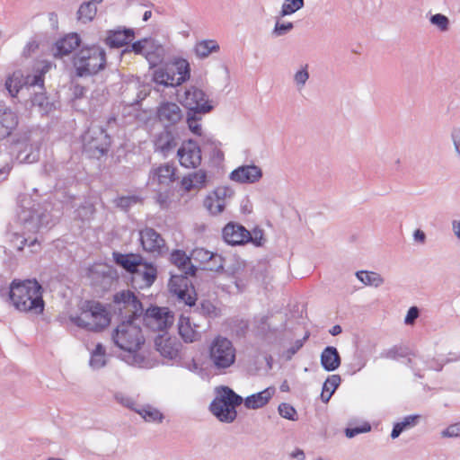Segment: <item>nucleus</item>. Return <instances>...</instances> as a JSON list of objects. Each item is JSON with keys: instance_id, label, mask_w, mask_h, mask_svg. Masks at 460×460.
Here are the masks:
<instances>
[{"instance_id": "nucleus-1", "label": "nucleus", "mask_w": 460, "mask_h": 460, "mask_svg": "<svg viewBox=\"0 0 460 460\" xmlns=\"http://www.w3.org/2000/svg\"><path fill=\"white\" fill-rule=\"evenodd\" d=\"M170 262L178 268L181 274H172L168 288L172 294L175 295L181 302L192 306L197 300L194 286L189 279V276H195L197 267L191 263V256L182 250H173L170 254Z\"/></svg>"}, {"instance_id": "nucleus-2", "label": "nucleus", "mask_w": 460, "mask_h": 460, "mask_svg": "<svg viewBox=\"0 0 460 460\" xmlns=\"http://www.w3.org/2000/svg\"><path fill=\"white\" fill-rule=\"evenodd\" d=\"M9 297L13 306L21 312L40 314L44 311L42 287L36 279H14L10 285Z\"/></svg>"}, {"instance_id": "nucleus-3", "label": "nucleus", "mask_w": 460, "mask_h": 460, "mask_svg": "<svg viewBox=\"0 0 460 460\" xmlns=\"http://www.w3.org/2000/svg\"><path fill=\"white\" fill-rule=\"evenodd\" d=\"M72 64L76 76L94 75L106 66L105 50L96 45L83 47L74 55Z\"/></svg>"}, {"instance_id": "nucleus-4", "label": "nucleus", "mask_w": 460, "mask_h": 460, "mask_svg": "<svg viewBox=\"0 0 460 460\" xmlns=\"http://www.w3.org/2000/svg\"><path fill=\"white\" fill-rule=\"evenodd\" d=\"M208 360L216 373L226 374L235 363L236 349L229 339L218 335L208 347Z\"/></svg>"}, {"instance_id": "nucleus-5", "label": "nucleus", "mask_w": 460, "mask_h": 460, "mask_svg": "<svg viewBox=\"0 0 460 460\" xmlns=\"http://www.w3.org/2000/svg\"><path fill=\"white\" fill-rule=\"evenodd\" d=\"M243 402V398L228 386L217 388V394L209 405L210 411L225 423H232L237 417L235 408Z\"/></svg>"}, {"instance_id": "nucleus-6", "label": "nucleus", "mask_w": 460, "mask_h": 460, "mask_svg": "<svg viewBox=\"0 0 460 460\" xmlns=\"http://www.w3.org/2000/svg\"><path fill=\"white\" fill-rule=\"evenodd\" d=\"M70 320L76 326L92 332L102 331L111 322L105 307L96 301H86L83 305L81 315L72 316Z\"/></svg>"}, {"instance_id": "nucleus-7", "label": "nucleus", "mask_w": 460, "mask_h": 460, "mask_svg": "<svg viewBox=\"0 0 460 460\" xmlns=\"http://www.w3.org/2000/svg\"><path fill=\"white\" fill-rule=\"evenodd\" d=\"M137 319L122 320L112 333V340L119 349L133 353L137 352L145 342V338Z\"/></svg>"}, {"instance_id": "nucleus-8", "label": "nucleus", "mask_w": 460, "mask_h": 460, "mask_svg": "<svg viewBox=\"0 0 460 460\" xmlns=\"http://www.w3.org/2000/svg\"><path fill=\"white\" fill-rule=\"evenodd\" d=\"M190 78V65L182 59L173 64L157 68L154 72V81L164 86H178Z\"/></svg>"}, {"instance_id": "nucleus-9", "label": "nucleus", "mask_w": 460, "mask_h": 460, "mask_svg": "<svg viewBox=\"0 0 460 460\" xmlns=\"http://www.w3.org/2000/svg\"><path fill=\"white\" fill-rule=\"evenodd\" d=\"M49 204H36L30 208H23L19 214L23 229L28 233H36L41 227L53 224L54 216L49 212Z\"/></svg>"}, {"instance_id": "nucleus-10", "label": "nucleus", "mask_w": 460, "mask_h": 460, "mask_svg": "<svg viewBox=\"0 0 460 460\" xmlns=\"http://www.w3.org/2000/svg\"><path fill=\"white\" fill-rule=\"evenodd\" d=\"M83 144L84 152L92 157L100 158L108 153L111 138L103 127L92 126L83 136Z\"/></svg>"}, {"instance_id": "nucleus-11", "label": "nucleus", "mask_w": 460, "mask_h": 460, "mask_svg": "<svg viewBox=\"0 0 460 460\" xmlns=\"http://www.w3.org/2000/svg\"><path fill=\"white\" fill-rule=\"evenodd\" d=\"M112 308L123 320L138 319L144 311L141 302L130 290L116 293L113 296Z\"/></svg>"}, {"instance_id": "nucleus-12", "label": "nucleus", "mask_w": 460, "mask_h": 460, "mask_svg": "<svg viewBox=\"0 0 460 460\" xmlns=\"http://www.w3.org/2000/svg\"><path fill=\"white\" fill-rule=\"evenodd\" d=\"M139 242L144 252L155 258L168 252V246L164 237L154 228L146 226L139 230Z\"/></svg>"}, {"instance_id": "nucleus-13", "label": "nucleus", "mask_w": 460, "mask_h": 460, "mask_svg": "<svg viewBox=\"0 0 460 460\" xmlns=\"http://www.w3.org/2000/svg\"><path fill=\"white\" fill-rule=\"evenodd\" d=\"M88 278L92 286L106 290L118 279L119 275L113 266L106 263H95L89 268Z\"/></svg>"}, {"instance_id": "nucleus-14", "label": "nucleus", "mask_w": 460, "mask_h": 460, "mask_svg": "<svg viewBox=\"0 0 460 460\" xmlns=\"http://www.w3.org/2000/svg\"><path fill=\"white\" fill-rule=\"evenodd\" d=\"M44 79L43 75H34L33 76H27L24 78L22 71H14L5 80V89L8 91L12 97H15L24 86L26 87H39L43 89Z\"/></svg>"}, {"instance_id": "nucleus-15", "label": "nucleus", "mask_w": 460, "mask_h": 460, "mask_svg": "<svg viewBox=\"0 0 460 460\" xmlns=\"http://www.w3.org/2000/svg\"><path fill=\"white\" fill-rule=\"evenodd\" d=\"M173 321L174 316L167 307L152 306L146 311L143 317L145 324L154 331H164Z\"/></svg>"}, {"instance_id": "nucleus-16", "label": "nucleus", "mask_w": 460, "mask_h": 460, "mask_svg": "<svg viewBox=\"0 0 460 460\" xmlns=\"http://www.w3.org/2000/svg\"><path fill=\"white\" fill-rule=\"evenodd\" d=\"M181 103L188 109V111L196 113H208L213 109L207 94L202 90L194 86L184 92Z\"/></svg>"}, {"instance_id": "nucleus-17", "label": "nucleus", "mask_w": 460, "mask_h": 460, "mask_svg": "<svg viewBox=\"0 0 460 460\" xmlns=\"http://www.w3.org/2000/svg\"><path fill=\"white\" fill-rule=\"evenodd\" d=\"M179 162L185 168H197L201 163V150L198 143L189 139L177 151Z\"/></svg>"}, {"instance_id": "nucleus-18", "label": "nucleus", "mask_w": 460, "mask_h": 460, "mask_svg": "<svg viewBox=\"0 0 460 460\" xmlns=\"http://www.w3.org/2000/svg\"><path fill=\"white\" fill-rule=\"evenodd\" d=\"M156 117L164 128H169L181 120L183 113L177 103L163 102L157 107Z\"/></svg>"}, {"instance_id": "nucleus-19", "label": "nucleus", "mask_w": 460, "mask_h": 460, "mask_svg": "<svg viewBox=\"0 0 460 460\" xmlns=\"http://www.w3.org/2000/svg\"><path fill=\"white\" fill-rule=\"evenodd\" d=\"M223 240L229 245H244L249 243L250 231L234 222L227 223L222 229Z\"/></svg>"}, {"instance_id": "nucleus-20", "label": "nucleus", "mask_w": 460, "mask_h": 460, "mask_svg": "<svg viewBox=\"0 0 460 460\" xmlns=\"http://www.w3.org/2000/svg\"><path fill=\"white\" fill-rule=\"evenodd\" d=\"M157 278V268L153 262L146 261L145 259L141 266L137 268L136 272L132 274V282L136 283L138 288L151 287Z\"/></svg>"}, {"instance_id": "nucleus-21", "label": "nucleus", "mask_w": 460, "mask_h": 460, "mask_svg": "<svg viewBox=\"0 0 460 460\" xmlns=\"http://www.w3.org/2000/svg\"><path fill=\"white\" fill-rule=\"evenodd\" d=\"M176 179V168L170 164L153 167L148 175V181L151 184H157L162 187H169Z\"/></svg>"}, {"instance_id": "nucleus-22", "label": "nucleus", "mask_w": 460, "mask_h": 460, "mask_svg": "<svg viewBox=\"0 0 460 460\" xmlns=\"http://www.w3.org/2000/svg\"><path fill=\"white\" fill-rule=\"evenodd\" d=\"M155 345L156 350L161 354V356L169 359H175L178 358L182 347L181 343L176 337L168 336L167 333L156 336L155 339Z\"/></svg>"}, {"instance_id": "nucleus-23", "label": "nucleus", "mask_w": 460, "mask_h": 460, "mask_svg": "<svg viewBox=\"0 0 460 460\" xmlns=\"http://www.w3.org/2000/svg\"><path fill=\"white\" fill-rule=\"evenodd\" d=\"M81 38L75 32L66 34L58 39L51 47L50 51L55 58H62L71 54L77 47L80 46Z\"/></svg>"}, {"instance_id": "nucleus-24", "label": "nucleus", "mask_w": 460, "mask_h": 460, "mask_svg": "<svg viewBox=\"0 0 460 460\" xmlns=\"http://www.w3.org/2000/svg\"><path fill=\"white\" fill-rule=\"evenodd\" d=\"M18 124V115L10 107L0 109V140L10 137Z\"/></svg>"}, {"instance_id": "nucleus-25", "label": "nucleus", "mask_w": 460, "mask_h": 460, "mask_svg": "<svg viewBox=\"0 0 460 460\" xmlns=\"http://www.w3.org/2000/svg\"><path fill=\"white\" fill-rule=\"evenodd\" d=\"M262 177V171L256 165H243L231 172V180L240 183H254Z\"/></svg>"}, {"instance_id": "nucleus-26", "label": "nucleus", "mask_w": 460, "mask_h": 460, "mask_svg": "<svg viewBox=\"0 0 460 460\" xmlns=\"http://www.w3.org/2000/svg\"><path fill=\"white\" fill-rule=\"evenodd\" d=\"M178 332L186 343H192L200 339L199 325L194 323L189 316L181 315L178 321Z\"/></svg>"}, {"instance_id": "nucleus-27", "label": "nucleus", "mask_w": 460, "mask_h": 460, "mask_svg": "<svg viewBox=\"0 0 460 460\" xmlns=\"http://www.w3.org/2000/svg\"><path fill=\"white\" fill-rule=\"evenodd\" d=\"M112 255L115 263L131 275L136 272L137 267L141 266V262L144 260L143 256L139 253H120L114 252Z\"/></svg>"}, {"instance_id": "nucleus-28", "label": "nucleus", "mask_w": 460, "mask_h": 460, "mask_svg": "<svg viewBox=\"0 0 460 460\" xmlns=\"http://www.w3.org/2000/svg\"><path fill=\"white\" fill-rule=\"evenodd\" d=\"M177 146V141L171 130L164 128L155 139V150L167 156Z\"/></svg>"}, {"instance_id": "nucleus-29", "label": "nucleus", "mask_w": 460, "mask_h": 460, "mask_svg": "<svg viewBox=\"0 0 460 460\" xmlns=\"http://www.w3.org/2000/svg\"><path fill=\"white\" fill-rule=\"evenodd\" d=\"M321 365L324 370L332 372L339 368L341 358L338 349L332 346H327L321 353Z\"/></svg>"}, {"instance_id": "nucleus-30", "label": "nucleus", "mask_w": 460, "mask_h": 460, "mask_svg": "<svg viewBox=\"0 0 460 460\" xmlns=\"http://www.w3.org/2000/svg\"><path fill=\"white\" fill-rule=\"evenodd\" d=\"M134 38L132 30L110 31L105 39V43L111 48H120L127 45Z\"/></svg>"}, {"instance_id": "nucleus-31", "label": "nucleus", "mask_w": 460, "mask_h": 460, "mask_svg": "<svg viewBox=\"0 0 460 460\" xmlns=\"http://www.w3.org/2000/svg\"><path fill=\"white\" fill-rule=\"evenodd\" d=\"M274 392V388L268 387L261 392L247 396L244 400V405L248 409L261 408L268 403Z\"/></svg>"}, {"instance_id": "nucleus-32", "label": "nucleus", "mask_w": 460, "mask_h": 460, "mask_svg": "<svg viewBox=\"0 0 460 460\" xmlns=\"http://www.w3.org/2000/svg\"><path fill=\"white\" fill-rule=\"evenodd\" d=\"M220 47L214 40H203L196 43L194 51L199 58H206L211 53L217 52Z\"/></svg>"}, {"instance_id": "nucleus-33", "label": "nucleus", "mask_w": 460, "mask_h": 460, "mask_svg": "<svg viewBox=\"0 0 460 460\" xmlns=\"http://www.w3.org/2000/svg\"><path fill=\"white\" fill-rule=\"evenodd\" d=\"M148 50H146L145 58L148 61L150 66H156L163 61L164 49L155 40L153 39V44Z\"/></svg>"}, {"instance_id": "nucleus-34", "label": "nucleus", "mask_w": 460, "mask_h": 460, "mask_svg": "<svg viewBox=\"0 0 460 460\" xmlns=\"http://www.w3.org/2000/svg\"><path fill=\"white\" fill-rule=\"evenodd\" d=\"M191 260L199 261L200 263L209 262L210 261H219V265L216 267V270L223 269L222 257L213 253L203 248H196L191 252Z\"/></svg>"}, {"instance_id": "nucleus-35", "label": "nucleus", "mask_w": 460, "mask_h": 460, "mask_svg": "<svg viewBox=\"0 0 460 460\" xmlns=\"http://www.w3.org/2000/svg\"><path fill=\"white\" fill-rule=\"evenodd\" d=\"M419 419L420 415H408L402 421L396 422L391 432V438L393 439L397 438L404 430L415 427Z\"/></svg>"}, {"instance_id": "nucleus-36", "label": "nucleus", "mask_w": 460, "mask_h": 460, "mask_svg": "<svg viewBox=\"0 0 460 460\" xmlns=\"http://www.w3.org/2000/svg\"><path fill=\"white\" fill-rule=\"evenodd\" d=\"M97 13V6L91 2L83 3L77 11V19L83 23L89 22L93 20Z\"/></svg>"}, {"instance_id": "nucleus-37", "label": "nucleus", "mask_w": 460, "mask_h": 460, "mask_svg": "<svg viewBox=\"0 0 460 460\" xmlns=\"http://www.w3.org/2000/svg\"><path fill=\"white\" fill-rule=\"evenodd\" d=\"M357 278L365 285L378 288L384 284V279L380 274L373 271L360 270L356 273Z\"/></svg>"}, {"instance_id": "nucleus-38", "label": "nucleus", "mask_w": 460, "mask_h": 460, "mask_svg": "<svg viewBox=\"0 0 460 460\" xmlns=\"http://www.w3.org/2000/svg\"><path fill=\"white\" fill-rule=\"evenodd\" d=\"M105 364H106L105 349L101 343H98L96 345L94 350L92 352L91 358H90V366L93 369H100L101 367H104Z\"/></svg>"}, {"instance_id": "nucleus-39", "label": "nucleus", "mask_w": 460, "mask_h": 460, "mask_svg": "<svg viewBox=\"0 0 460 460\" xmlns=\"http://www.w3.org/2000/svg\"><path fill=\"white\" fill-rule=\"evenodd\" d=\"M146 421H159L163 420V414L155 408L146 405L139 409H134Z\"/></svg>"}, {"instance_id": "nucleus-40", "label": "nucleus", "mask_w": 460, "mask_h": 460, "mask_svg": "<svg viewBox=\"0 0 460 460\" xmlns=\"http://www.w3.org/2000/svg\"><path fill=\"white\" fill-rule=\"evenodd\" d=\"M204 206L212 215H218L225 209L226 202L209 194L204 200Z\"/></svg>"}, {"instance_id": "nucleus-41", "label": "nucleus", "mask_w": 460, "mask_h": 460, "mask_svg": "<svg viewBox=\"0 0 460 460\" xmlns=\"http://www.w3.org/2000/svg\"><path fill=\"white\" fill-rule=\"evenodd\" d=\"M305 5V0H284L281 10L279 12L280 17L291 15L302 9Z\"/></svg>"}, {"instance_id": "nucleus-42", "label": "nucleus", "mask_w": 460, "mask_h": 460, "mask_svg": "<svg viewBox=\"0 0 460 460\" xmlns=\"http://www.w3.org/2000/svg\"><path fill=\"white\" fill-rule=\"evenodd\" d=\"M40 154L39 150H33L32 147L25 145L24 150H20L17 154V159L21 163H26V164H32L34 162H37L39 160Z\"/></svg>"}, {"instance_id": "nucleus-43", "label": "nucleus", "mask_w": 460, "mask_h": 460, "mask_svg": "<svg viewBox=\"0 0 460 460\" xmlns=\"http://www.w3.org/2000/svg\"><path fill=\"white\" fill-rule=\"evenodd\" d=\"M150 44H153V39L151 38H145L142 40H139L137 41H135L131 45L128 46L127 49H124V53L133 51L136 54L143 55L145 56L146 50H148L151 47Z\"/></svg>"}, {"instance_id": "nucleus-44", "label": "nucleus", "mask_w": 460, "mask_h": 460, "mask_svg": "<svg viewBox=\"0 0 460 460\" xmlns=\"http://www.w3.org/2000/svg\"><path fill=\"white\" fill-rule=\"evenodd\" d=\"M406 365L413 370L417 376L421 377L420 372L426 367L427 363L420 356L409 353Z\"/></svg>"}, {"instance_id": "nucleus-45", "label": "nucleus", "mask_w": 460, "mask_h": 460, "mask_svg": "<svg viewBox=\"0 0 460 460\" xmlns=\"http://www.w3.org/2000/svg\"><path fill=\"white\" fill-rule=\"evenodd\" d=\"M202 114L203 113H196L192 111H188L187 113V124L189 129L197 136H201L202 134V127L200 124Z\"/></svg>"}, {"instance_id": "nucleus-46", "label": "nucleus", "mask_w": 460, "mask_h": 460, "mask_svg": "<svg viewBox=\"0 0 460 460\" xmlns=\"http://www.w3.org/2000/svg\"><path fill=\"white\" fill-rule=\"evenodd\" d=\"M198 310L201 314L209 318H216L220 314V310L209 300L201 301Z\"/></svg>"}, {"instance_id": "nucleus-47", "label": "nucleus", "mask_w": 460, "mask_h": 460, "mask_svg": "<svg viewBox=\"0 0 460 460\" xmlns=\"http://www.w3.org/2000/svg\"><path fill=\"white\" fill-rule=\"evenodd\" d=\"M12 170V156L7 153H0V181L7 179Z\"/></svg>"}, {"instance_id": "nucleus-48", "label": "nucleus", "mask_w": 460, "mask_h": 460, "mask_svg": "<svg viewBox=\"0 0 460 460\" xmlns=\"http://www.w3.org/2000/svg\"><path fill=\"white\" fill-rule=\"evenodd\" d=\"M309 79L308 65L305 64L294 75V83L298 90L305 87Z\"/></svg>"}, {"instance_id": "nucleus-49", "label": "nucleus", "mask_w": 460, "mask_h": 460, "mask_svg": "<svg viewBox=\"0 0 460 460\" xmlns=\"http://www.w3.org/2000/svg\"><path fill=\"white\" fill-rule=\"evenodd\" d=\"M95 213L94 206L90 202H85L76 209V217L81 220H90Z\"/></svg>"}, {"instance_id": "nucleus-50", "label": "nucleus", "mask_w": 460, "mask_h": 460, "mask_svg": "<svg viewBox=\"0 0 460 460\" xmlns=\"http://www.w3.org/2000/svg\"><path fill=\"white\" fill-rule=\"evenodd\" d=\"M429 22L431 24L436 26L440 31H447L449 29V19L442 14L436 13L430 16Z\"/></svg>"}, {"instance_id": "nucleus-51", "label": "nucleus", "mask_w": 460, "mask_h": 460, "mask_svg": "<svg viewBox=\"0 0 460 460\" xmlns=\"http://www.w3.org/2000/svg\"><path fill=\"white\" fill-rule=\"evenodd\" d=\"M409 352L402 347L394 346L391 349L384 351L382 357L390 359H398L400 358H408Z\"/></svg>"}, {"instance_id": "nucleus-52", "label": "nucleus", "mask_w": 460, "mask_h": 460, "mask_svg": "<svg viewBox=\"0 0 460 460\" xmlns=\"http://www.w3.org/2000/svg\"><path fill=\"white\" fill-rule=\"evenodd\" d=\"M279 415L289 420H296L297 418V412L296 409L287 402H282L279 405Z\"/></svg>"}, {"instance_id": "nucleus-53", "label": "nucleus", "mask_w": 460, "mask_h": 460, "mask_svg": "<svg viewBox=\"0 0 460 460\" xmlns=\"http://www.w3.org/2000/svg\"><path fill=\"white\" fill-rule=\"evenodd\" d=\"M293 29V22H279V21H277L272 30V35L274 37H281L290 32Z\"/></svg>"}, {"instance_id": "nucleus-54", "label": "nucleus", "mask_w": 460, "mask_h": 460, "mask_svg": "<svg viewBox=\"0 0 460 460\" xmlns=\"http://www.w3.org/2000/svg\"><path fill=\"white\" fill-rule=\"evenodd\" d=\"M140 201V198L137 196H123L119 197L116 200L117 207L121 209L127 210L131 206L138 203Z\"/></svg>"}, {"instance_id": "nucleus-55", "label": "nucleus", "mask_w": 460, "mask_h": 460, "mask_svg": "<svg viewBox=\"0 0 460 460\" xmlns=\"http://www.w3.org/2000/svg\"><path fill=\"white\" fill-rule=\"evenodd\" d=\"M371 430V425L368 423V422H364L362 425L358 426V427H348L346 428L345 429V435L347 438H354L355 436L358 435V434H361V433H366V432H368Z\"/></svg>"}, {"instance_id": "nucleus-56", "label": "nucleus", "mask_w": 460, "mask_h": 460, "mask_svg": "<svg viewBox=\"0 0 460 460\" xmlns=\"http://www.w3.org/2000/svg\"><path fill=\"white\" fill-rule=\"evenodd\" d=\"M249 243H252L256 247H261L264 244V234L261 228L255 227L252 231H250Z\"/></svg>"}, {"instance_id": "nucleus-57", "label": "nucleus", "mask_w": 460, "mask_h": 460, "mask_svg": "<svg viewBox=\"0 0 460 460\" xmlns=\"http://www.w3.org/2000/svg\"><path fill=\"white\" fill-rule=\"evenodd\" d=\"M9 240L12 246L19 252L23 250L28 242L27 238L20 235L18 233H11L9 234Z\"/></svg>"}, {"instance_id": "nucleus-58", "label": "nucleus", "mask_w": 460, "mask_h": 460, "mask_svg": "<svg viewBox=\"0 0 460 460\" xmlns=\"http://www.w3.org/2000/svg\"><path fill=\"white\" fill-rule=\"evenodd\" d=\"M341 382V378L339 375L330 376L323 383V390H329L334 393Z\"/></svg>"}, {"instance_id": "nucleus-59", "label": "nucleus", "mask_w": 460, "mask_h": 460, "mask_svg": "<svg viewBox=\"0 0 460 460\" xmlns=\"http://www.w3.org/2000/svg\"><path fill=\"white\" fill-rule=\"evenodd\" d=\"M268 320L269 317L266 315L255 318V328L259 334L264 335L270 330Z\"/></svg>"}, {"instance_id": "nucleus-60", "label": "nucleus", "mask_w": 460, "mask_h": 460, "mask_svg": "<svg viewBox=\"0 0 460 460\" xmlns=\"http://www.w3.org/2000/svg\"><path fill=\"white\" fill-rule=\"evenodd\" d=\"M196 189H199L205 186L207 181V173L203 170H199L190 174Z\"/></svg>"}, {"instance_id": "nucleus-61", "label": "nucleus", "mask_w": 460, "mask_h": 460, "mask_svg": "<svg viewBox=\"0 0 460 460\" xmlns=\"http://www.w3.org/2000/svg\"><path fill=\"white\" fill-rule=\"evenodd\" d=\"M443 438H457L460 437V421L452 425H449L441 432Z\"/></svg>"}, {"instance_id": "nucleus-62", "label": "nucleus", "mask_w": 460, "mask_h": 460, "mask_svg": "<svg viewBox=\"0 0 460 460\" xmlns=\"http://www.w3.org/2000/svg\"><path fill=\"white\" fill-rule=\"evenodd\" d=\"M234 192L230 188L227 187H218L217 188L211 195L226 201V198H231Z\"/></svg>"}, {"instance_id": "nucleus-63", "label": "nucleus", "mask_w": 460, "mask_h": 460, "mask_svg": "<svg viewBox=\"0 0 460 460\" xmlns=\"http://www.w3.org/2000/svg\"><path fill=\"white\" fill-rule=\"evenodd\" d=\"M31 103L34 106L37 105L40 108H44L48 105V98L44 93L37 92L34 93L33 96L31 97Z\"/></svg>"}, {"instance_id": "nucleus-64", "label": "nucleus", "mask_w": 460, "mask_h": 460, "mask_svg": "<svg viewBox=\"0 0 460 460\" xmlns=\"http://www.w3.org/2000/svg\"><path fill=\"white\" fill-rule=\"evenodd\" d=\"M451 139L457 155L460 157V128H454L451 130Z\"/></svg>"}]
</instances>
